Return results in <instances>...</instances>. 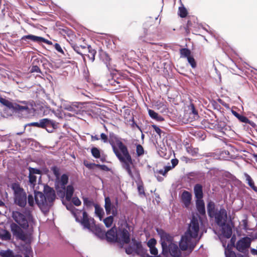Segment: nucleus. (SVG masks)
Wrapping results in <instances>:
<instances>
[{"label": "nucleus", "instance_id": "49530a36", "mask_svg": "<svg viewBox=\"0 0 257 257\" xmlns=\"http://www.w3.org/2000/svg\"><path fill=\"white\" fill-rule=\"evenodd\" d=\"M179 16L181 18H185L187 15L186 9L184 7H180L179 8Z\"/></svg>", "mask_w": 257, "mask_h": 257}, {"label": "nucleus", "instance_id": "774afa93", "mask_svg": "<svg viewBox=\"0 0 257 257\" xmlns=\"http://www.w3.org/2000/svg\"><path fill=\"white\" fill-rule=\"evenodd\" d=\"M245 123H248L253 128H255L256 124L255 123L248 119V121H245Z\"/></svg>", "mask_w": 257, "mask_h": 257}, {"label": "nucleus", "instance_id": "9d476101", "mask_svg": "<svg viewBox=\"0 0 257 257\" xmlns=\"http://www.w3.org/2000/svg\"><path fill=\"white\" fill-rule=\"evenodd\" d=\"M27 125L45 128L48 133H52L57 128V123L55 121L48 118H43L39 122H31L26 125V126Z\"/></svg>", "mask_w": 257, "mask_h": 257}, {"label": "nucleus", "instance_id": "a211bd4d", "mask_svg": "<svg viewBox=\"0 0 257 257\" xmlns=\"http://www.w3.org/2000/svg\"><path fill=\"white\" fill-rule=\"evenodd\" d=\"M117 228L115 226L111 227L104 232V239L110 243H115L117 241Z\"/></svg>", "mask_w": 257, "mask_h": 257}, {"label": "nucleus", "instance_id": "f704fd0d", "mask_svg": "<svg viewBox=\"0 0 257 257\" xmlns=\"http://www.w3.org/2000/svg\"><path fill=\"white\" fill-rule=\"evenodd\" d=\"M223 190L221 191V193H230L232 192H236L237 190L235 189V187H233L232 185L229 183H227L223 188H222Z\"/></svg>", "mask_w": 257, "mask_h": 257}, {"label": "nucleus", "instance_id": "c85d7f7f", "mask_svg": "<svg viewBox=\"0 0 257 257\" xmlns=\"http://www.w3.org/2000/svg\"><path fill=\"white\" fill-rule=\"evenodd\" d=\"M87 51H88V54H85L84 56L85 58H87L90 62L92 63L94 61L96 51L95 50L93 49L90 45L87 47Z\"/></svg>", "mask_w": 257, "mask_h": 257}, {"label": "nucleus", "instance_id": "de8ad7c7", "mask_svg": "<svg viewBox=\"0 0 257 257\" xmlns=\"http://www.w3.org/2000/svg\"><path fill=\"white\" fill-rule=\"evenodd\" d=\"M187 151L192 156H195L198 153V149L197 148L188 147L187 148Z\"/></svg>", "mask_w": 257, "mask_h": 257}, {"label": "nucleus", "instance_id": "8fccbe9b", "mask_svg": "<svg viewBox=\"0 0 257 257\" xmlns=\"http://www.w3.org/2000/svg\"><path fill=\"white\" fill-rule=\"evenodd\" d=\"M225 257H236L235 252L230 249L225 250Z\"/></svg>", "mask_w": 257, "mask_h": 257}, {"label": "nucleus", "instance_id": "ea45409f", "mask_svg": "<svg viewBox=\"0 0 257 257\" xmlns=\"http://www.w3.org/2000/svg\"><path fill=\"white\" fill-rule=\"evenodd\" d=\"M83 204L87 207L94 206L95 204L92 200L89 199L87 197H83Z\"/></svg>", "mask_w": 257, "mask_h": 257}, {"label": "nucleus", "instance_id": "5fc2aeb1", "mask_svg": "<svg viewBox=\"0 0 257 257\" xmlns=\"http://www.w3.org/2000/svg\"><path fill=\"white\" fill-rule=\"evenodd\" d=\"M30 72L32 73L36 72L41 73V70L37 65H33L31 68Z\"/></svg>", "mask_w": 257, "mask_h": 257}, {"label": "nucleus", "instance_id": "f257e3e1", "mask_svg": "<svg viewBox=\"0 0 257 257\" xmlns=\"http://www.w3.org/2000/svg\"><path fill=\"white\" fill-rule=\"evenodd\" d=\"M204 194H195L197 199L196 200L197 214H193L188 224L187 229L181 236L179 242V247L182 250H188L191 252L195 248L197 241L193 240L198 236L200 225L203 226L207 220L205 203L202 198Z\"/></svg>", "mask_w": 257, "mask_h": 257}, {"label": "nucleus", "instance_id": "3c124183", "mask_svg": "<svg viewBox=\"0 0 257 257\" xmlns=\"http://www.w3.org/2000/svg\"><path fill=\"white\" fill-rule=\"evenodd\" d=\"M29 180L30 184L34 185L36 183L37 177L34 175L29 173Z\"/></svg>", "mask_w": 257, "mask_h": 257}, {"label": "nucleus", "instance_id": "72a5a7b5", "mask_svg": "<svg viewBox=\"0 0 257 257\" xmlns=\"http://www.w3.org/2000/svg\"><path fill=\"white\" fill-rule=\"evenodd\" d=\"M61 198L62 201H66V202H71L74 195L76 194H57Z\"/></svg>", "mask_w": 257, "mask_h": 257}, {"label": "nucleus", "instance_id": "c03bdc74", "mask_svg": "<svg viewBox=\"0 0 257 257\" xmlns=\"http://www.w3.org/2000/svg\"><path fill=\"white\" fill-rule=\"evenodd\" d=\"M203 186L201 184L197 183L194 186V193H203Z\"/></svg>", "mask_w": 257, "mask_h": 257}, {"label": "nucleus", "instance_id": "bb28decb", "mask_svg": "<svg viewBox=\"0 0 257 257\" xmlns=\"http://www.w3.org/2000/svg\"><path fill=\"white\" fill-rule=\"evenodd\" d=\"M89 231L92 232L100 239H104L105 231L102 230L99 226H96L95 224L94 227H93V229L90 230Z\"/></svg>", "mask_w": 257, "mask_h": 257}, {"label": "nucleus", "instance_id": "2eb2a0df", "mask_svg": "<svg viewBox=\"0 0 257 257\" xmlns=\"http://www.w3.org/2000/svg\"><path fill=\"white\" fill-rule=\"evenodd\" d=\"M130 233L125 228L119 229L117 231V241L122 247L124 243H128L130 242Z\"/></svg>", "mask_w": 257, "mask_h": 257}, {"label": "nucleus", "instance_id": "4be33fe9", "mask_svg": "<svg viewBox=\"0 0 257 257\" xmlns=\"http://www.w3.org/2000/svg\"><path fill=\"white\" fill-rule=\"evenodd\" d=\"M8 186L12 189L14 193H25L20 183L17 181L11 182Z\"/></svg>", "mask_w": 257, "mask_h": 257}, {"label": "nucleus", "instance_id": "6ab92c4d", "mask_svg": "<svg viewBox=\"0 0 257 257\" xmlns=\"http://www.w3.org/2000/svg\"><path fill=\"white\" fill-rule=\"evenodd\" d=\"M221 232V235L226 238H229L232 235V229L231 225L226 223L222 225L219 226Z\"/></svg>", "mask_w": 257, "mask_h": 257}, {"label": "nucleus", "instance_id": "e2e57ef3", "mask_svg": "<svg viewBox=\"0 0 257 257\" xmlns=\"http://www.w3.org/2000/svg\"><path fill=\"white\" fill-rule=\"evenodd\" d=\"M150 253L154 255H157L158 253V249L156 247V246L150 248Z\"/></svg>", "mask_w": 257, "mask_h": 257}, {"label": "nucleus", "instance_id": "7c9ffc66", "mask_svg": "<svg viewBox=\"0 0 257 257\" xmlns=\"http://www.w3.org/2000/svg\"><path fill=\"white\" fill-rule=\"evenodd\" d=\"M42 37L35 36L33 35H28L22 37V40H26L27 39L30 40L34 42H36L38 44H41V40Z\"/></svg>", "mask_w": 257, "mask_h": 257}, {"label": "nucleus", "instance_id": "1a4fd4ad", "mask_svg": "<svg viewBox=\"0 0 257 257\" xmlns=\"http://www.w3.org/2000/svg\"><path fill=\"white\" fill-rule=\"evenodd\" d=\"M146 26V25L145 27ZM144 29L145 36L143 41L152 45H157L158 43L156 41L163 37L160 29L155 26L151 25L148 28L145 27Z\"/></svg>", "mask_w": 257, "mask_h": 257}, {"label": "nucleus", "instance_id": "cd10ccee", "mask_svg": "<svg viewBox=\"0 0 257 257\" xmlns=\"http://www.w3.org/2000/svg\"><path fill=\"white\" fill-rule=\"evenodd\" d=\"M0 239L4 241H10L12 239L11 232L5 229L0 230Z\"/></svg>", "mask_w": 257, "mask_h": 257}, {"label": "nucleus", "instance_id": "393cba45", "mask_svg": "<svg viewBox=\"0 0 257 257\" xmlns=\"http://www.w3.org/2000/svg\"><path fill=\"white\" fill-rule=\"evenodd\" d=\"M72 47L73 50L77 53L81 55L82 56V57L83 58V60L85 62L86 58H85V57L84 56V55H85V53L87 52V47H86L85 46H82V45L78 46L75 44L72 45Z\"/></svg>", "mask_w": 257, "mask_h": 257}, {"label": "nucleus", "instance_id": "e433bc0d", "mask_svg": "<svg viewBox=\"0 0 257 257\" xmlns=\"http://www.w3.org/2000/svg\"><path fill=\"white\" fill-rule=\"evenodd\" d=\"M191 51L188 48H182L180 49L181 58H187L191 56Z\"/></svg>", "mask_w": 257, "mask_h": 257}, {"label": "nucleus", "instance_id": "052dcab7", "mask_svg": "<svg viewBox=\"0 0 257 257\" xmlns=\"http://www.w3.org/2000/svg\"><path fill=\"white\" fill-rule=\"evenodd\" d=\"M43 193H55L53 188L50 187L48 185L44 186V190Z\"/></svg>", "mask_w": 257, "mask_h": 257}, {"label": "nucleus", "instance_id": "9b49d317", "mask_svg": "<svg viewBox=\"0 0 257 257\" xmlns=\"http://www.w3.org/2000/svg\"><path fill=\"white\" fill-rule=\"evenodd\" d=\"M82 217L80 219V215H78L75 219L77 222L79 223L83 229H87L89 231L93 229L95 224V220L93 218L89 216L85 210H82Z\"/></svg>", "mask_w": 257, "mask_h": 257}, {"label": "nucleus", "instance_id": "a19ab883", "mask_svg": "<svg viewBox=\"0 0 257 257\" xmlns=\"http://www.w3.org/2000/svg\"><path fill=\"white\" fill-rule=\"evenodd\" d=\"M29 173L30 174L34 175L35 174H39L41 175L42 174V171L39 169L32 168L31 167H29L28 168Z\"/></svg>", "mask_w": 257, "mask_h": 257}, {"label": "nucleus", "instance_id": "f3484780", "mask_svg": "<svg viewBox=\"0 0 257 257\" xmlns=\"http://www.w3.org/2000/svg\"><path fill=\"white\" fill-rule=\"evenodd\" d=\"M14 203L21 208L26 207L27 203V194H14Z\"/></svg>", "mask_w": 257, "mask_h": 257}, {"label": "nucleus", "instance_id": "ddd939ff", "mask_svg": "<svg viewBox=\"0 0 257 257\" xmlns=\"http://www.w3.org/2000/svg\"><path fill=\"white\" fill-rule=\"evenodd\" d=\"M251 241V239L249 237H243L237 241L235 248L238 251L244 254L245 256H248V248L250 246Z\"/></svg>", "mask_w": 257, "mask_h": 257}, {"label": "nucleus", "instance_id": "864d4df0", "mask_svg": "<svg viewBox=\"0 0 257 257\" xmlns=\"http://www.w3.org/2000/svg\"><path fill=\"white\" fill-rule=\"evenodd\" d=\"M125 251L127 254H131L133 252H135V249L133 246L129 245L125 248Z\"/></svg>", "mask_w": 257, "mask_h": 257}, {"label": "nucleus", "instance_id": "6e6552de", "mask_svg": "<svg viewBox=\"0 0 257 257\" xmlns=\"http://www.w3.org/2000/svg\"><path fill=\"white\" fill-rule=\"evenodd\" d=\"M39 195L37 206L45 215L47 214L56 198V194H34Z\"/></svg>", "mask_w": 257, "mask_h": 257}, {"label": "nucleus", "instance_id": "13d9d810", "mask_svg": "<svg viewBox=\"0 0 257 257\" xmlns=\"http://www.w3.org/2000/svg\"><path fill=\"white\" fill-rule=\"evenodd\" d=\"M152 127L154 128L155 132L159 135L160 136H161L162 133L163 132L156 125L153 124L152 125Z\"/></svg>", "mask_w": 257, "mask_h": 257}, {"label": "nucleus", "instance_id": "6e6d98bb", "mask_svg": "<svg viewBox=\"0 0 257 257\" xmlns=\"http://www.w3.org/2000/svg\"><path fill=\"white\" fill-rule=\"evenodd\" d=\"M148 113L150 116L154 119L156 118V117H157V115H158L157 112L152 109H148Z\"/></svg>", "mask_w": 257, "mask_h": 257}, {"label": "nucleus", "instance_id": "680f3d73", "mask_svg": "<svg viewBox=\"0 0 257 257\" xmlns=\"http://www.w3.org/2000/svg\"><path fill=\"white\" fill-rule=\"evenodd\" d=\"M54 48L59 53H61V54H64V51L59 44L56 43L54 45Z\"/></svg>", "mask_w": 257, "mask_h": 257}, {"label": "nucleus", "instance_id": "473e14b6", "mask_svg": "<svg viewBox=\"0 0 257 257\" xmlns=\"http://www.w3.org/2000/svg\"><path fill=\"white\" fill-rule=\"evenodd\" d=\"M94 207L95 215L97 216L100 220H101L104 214L103 208L97 204H94Z\"/></svg>", "mask_w": 257, "mask_h": 257}, {"label": "nucleus", "instance_id": "338daca9", "mask_svg": "<svg viewBox=\"0 0 257 257\" xmlns=\"http://www.w3.org/2000/svg\"><path fill=\"white\" fill-rule=\"evenodd\" d=\"M42 42L45 43L47 44L50 45H52V42L51 41L48 40L43 37H42L41 40V43Z\"/></svg>", "mask_w": 257, "mask_h": 257}, {"label": "nucleus", "instance_id": "39448f33", "mask_svg": "<svg viewBox=\"0 0 257 257\" xmlns=\"http://www.w3.org/2000/svg\"><path fill=\"white\" fill-rule=\"evenodd\" d=\"M12 233L13 238H15L17 240L24 241V242L20 243L17 246L19 250L24 254L25 257H31V253H32L31 244L33 240V235L25 233L16 225L12 226Z\"/></svg>", "mask_w": 257, "mask_h": 257}, {"label": "nucleus", "instance_id": "603ef678", "mask_svg": "<svg viewBox=\"0 0 257 257\" xmlns=\"http://www.w3.org/2000/svg\"><path fill=\"white\" fill-rule=\"evenodd\" d=\"M71 203H72L74 205L78 206L81 204V201L77 196H74L73 198H72V200L71 201Z\"/></svg>", "mask_w": 257, "mask_h": 257}, {"label": "nucleus", "instance_id": "b1692460", "mask_svg": "<svg viewBox=\"0 0 257 257\" xmlns=\"http://www.w3.org/2000/svg\"><path fill=\"white\" fill-rule=\"evenodd\" d=\"M100 58L105 64L108 70L112 69V67L110 63L111 59L108 54L105 52L101 51L100 53Z\"/></svg>", "mask_w": 257, "mask_h": 257}, {"label": "nucleus", "instance_id": "412c9836", "mask_svg": "<svg viewBox=\"0 0 257 257\" xmlns=\"http://www.w3.org/2000/svg\"><path fill=\"white\" fill-rule=\"evenodd\" d=\"M207 211L208 216L210 218H213V217L215 216L219 210H217V209L215 208V205L214 202L209 201L207 204Z\"/></svg>", "mask_w": 257, "mask_h": 257}, {"label": "nucleus", "instance_id": "4d7b16f0", "mask_svg": "<svg viewBox=\"0 0 257 257\" xmlns=\"http://www.w3.org/2000/svg\"><path fill=\"white\" fill-rule=\"evenodd\" d=\"M240 122L245 123V121H248V118L244 115L239 114L236 117Z\"/></svg>", "mask_w": 257, "mask_h": 257}, {"label": "nucleus", "instance_id": "7ed1b4c3", "mask_svg": "<svg viewBox=\"0 0 257 257\" xmlns=\"http://www.w3.org/2000/svg\"><path fill=\"white\" fill-rule=\"evenodd\" d=\"M108 142L113 152L119 161L122 168L133 179L139 176V173L135 168L134 160L129 153L127 147L112 132L109 134Z\"/></svg>", "mask_w": 257, "mask_h": 257}, {"label": "nucleus", "instance_id": "20e7f679", "mask_svg": "<svg viewBox=\"0 0 257 257\" xmlns=\"http://www.w3.org/2000/svg\"><path fill=\"white\" fill-rule=\"evenodd\" d=\"M156 230L160 238V242L164 255L170 254L173 257H179L180 252L178 245L174 242V236L162 228H156Z\"/></svg>", "mask_w": 257, "mask_h": 257}, {"label": "nucleus", "instance_id": "aec40b11", "mask_svg": "<svg viewBox=\"0 0 257 257\" xmlns=\"http://www.w3.org/2000/svg\"><path fill=\"white\" fill-rule=\"evenodd\" d=\"M62 204L65 206L68 210L71 212L75 218L78 215H80L82 210L76 209L71 202H66V201L62 200Z\"/></svg>", "mask_w": 257, "mask_h": 257}, {"label": "nucleus", "instance_id": "f8f14e48", "mask_svg": "<svg viewBox=\"0 0 257 257\" xmlns=\"http://www.w3.org/2000/svg\"><path fill=\"white\" fill-rule=\"evenodd\" d=\"M82 104L78 102H70L67 101H63L61 104V108L62 110H66L70 111L71 113L69 116H74L75 114L80 113L81 111Z\"/></svg>", "mask_w": 257, "mask_h": 257}, {"label": "nucleus", "instance_id": "4c0bfd02", "mask_svg": "<svg viewBox=\"0 0 257 257\" xmlns=\"http://www.w3.org/2000/svg\"><path fill=\"white\" fill-rule=\"evenodd\" d=\"M114 217V216L109 215L103 219V222L106 227H109L111 226Z\"/></svg>", "mask_w": 257, "mask_h": 257}, {"label": "nucleus", "instance_id": "09e8293b", "mask_svg": "<svg viewBox=\"0 0 257 257\" xmlns=\"http://www.w3.org/2000/svg\"><path fill=\"white\" fill-rule=\"evenodd\" d=\"M226 176L228 177V178L230 179L231 180L234 181L236 184H240L241 182L239 181L238 179L236 178V177L232 175L231 174H230L229 172H227Z\"/></svg>", "mask_w": 257, "mask_h": 257}, {"label": "nucleus", "instance_id": "bf43d9fd", "mask_svg": "<svg viewBox=\"0 0 257 257\" xmlns=\"http://www.w3.org/2000/svg\"><path fill=\"white\" fill-rule=\"evenodd\" d=\"M100 139L104 143L108 142V136L104 133H101L100 134Z\"/></svg>", "mask_w": 257, "mask_h": 257}, {"label": "nucleus", "instance_id": "f03ea898", "mask_svg": "<svg viewBox=\"0 0 257 257\" xmlns=\"http://www.w3.org/2000/svg\"><path fill=\"white\" fill-rule=\"evenodd\" d=\"M39 195L34 194H28L27 203L28 207H25L22 211H13L12 217L14 220L10 224V228L12 232L13 225H17L24 232L33 235V226L35 224V220L32 214V211L35 205H37Z\"/></svg>", "mask_w": 257, "mask_h": 257}, {"label": "nucleus", "instance_id": "c756f323", "mask_svg": "<svg viewBox=\"0 0 257 257\" xmlns=\"http://www.w3.org/2000/svg\"><path fill=\"white\" fill-rule=\"evenodd\" d=\"M91 153L94 158L96 159L100 158L102 162H104L105 161L104 157H101L100 150L97 148L95 147H92L91 149Z\"/></svg>", "mask_w": 257, "mask_h": 257}, {"label": "nucleus", "instance_id": "79ce46f5", "mask_svg": "<svg viewBox=\"0 0 257 257\" xmlns=\"http://www.w3.org/2000/svg\"><path fill=\"white\" fill-rule=\"evenodd\" d=\"M136 152L138 157H140L144 155V150L142 145L139 144L137 146Z\"/></svg>", "mask_w": 257, "mask_h": 257}, {"label": "nucleus", "instance_id": "dca6fc26", "mask_svg": "<svg viewBox=\"0 0 257 257\" xmlns=\"http://www.w3.org/2000/svg\"><path fill=\"white\" fill-rule=\"evenodd\" d=\"M216 224L218 226L222 225L227 223V215L224 208H221L213 217Z\"/></svg>", "mask_w": 257, "mask_h": 257}, {"label": "nucleus", "instance_id": "c9c22d12", "mask_svg": "<svg viewBox=\"0 0 257 257\" xmlns=\"http://www.w3.org/2000/svg\"><path fill=\"white\" fill-rule=\"evenodd\" d=\"M14 253V251L9 248L7 250H0V256L1 257H12Z\"/></svg>", "mask_w": 257, "mask_h": 257}, {"label": "nucleus", "instance_id": "423d86ee", "mask_svg": "<svg viewBox=\"0 0 257 257\" xmlns=\"http://www.w3.org/2000/svg\"><path fill=\"white\" fill-rule=\"evenodd\" d=\"M50 169L55 176L54 185L57 193H74L72 184L66 186L69 181L68 175L63 174L60 176V169L56 166H53Z\"/></svg>", "mask_w": 257, "mask_h": 257}, {"label": "nucleus", "instance_id": "2f4dec72", "mask_svg": "<svg viewBox=\"0 0 257 257\" xmlns=\"http://www.w3.org/2000/svg\"><path fill=\"white\" fill-rule=\"evenodd\" d=\"M244 176L245 178V181L248 185L254 191L257 192V187L254 185V182L251 177L246 173H244Z\"/></svg>", "mask_w": 257, "mask_h": 257}, {"label": "nucleus", "instance_id": "5701e85b", "mask_svg": "<svg viewBox=\"0 0 257 257\" xmlns=\"http://www.w3.org/2000/svg\"><path fill=\"white\" fill-rule=\"evenodd\" d=\"M180 198L183 207L187 208L191 203L192 194H181Z\"/></svg>", "mask_w": 257, "mask_h": 257}, {"label": "nucleus", "instance_id": "69168bd1", "mask_svg": "<svg viewBox=\"0 0 257 257\" xmlns=\"http://www.w3.org/2000/svg\"><path fill=\"white\" fill-rule=\"evenodd\" d=\"M96 166L100 168L101 170H104V171H108L109 169V168L107 167V166H106V165H96Z\"/></svg>", "mask_w": 257, "mask_h": 257}, {"label": "nucleus", "instance_id": "0e129e2a", "mask_svg": "<svg viewBox=\"0 0 257 257\" xmlns=\"http://www.w3.org/2000/svg\"><path fill=\"white\" fill-rule=\"evenodd\" d=\"M172 166L171 168H174L178 164V160L177 159H173L171 160Z\"/></svg>", "mask_w": 257, "mask_h": 257}, {"label": "nucleus", "instance_id": "4468645a", "mask_svg": "<svg viewBox=\"0 0 257 257\" xmlns=\"http://www.w3.org/2000/svg\"><path fill=\"white\" fill-rule=\"evenodd\" d=\"M106 194H103L105 198L104 207L106 213L107 215L111 214L112 216H116L118 215L117 210L118 205V199L115 197V204L112 203L111 199L109 196L106 195Z\"/></svg>", "mask_w": 257, "mask_h": 257}, {"label": "nucleus", "instance_id": "37998d69", "mask_svg": "<svg viewBox=\"0 0 257 257\" xmlns=\"http://www.w3.org/2000/svg\"><path fill=\"white\" fill-rule=\"evenodd\" d=\"M187 59L192 68H195L196 67V62L192 56L191 55Z\"/></svg>", "mask_w": 257, "mask_h": 257}, {"label": "nucleus", "instance_id": "a878e982", "mask_svg": "<svg viewBox=\"0 0 257 257\" xmlns=\"http://www.w3.org/2000/svg\"><path fill=\"white\" fill-rule=\"evenodd\" d=\"M131 245L135 249V253H138L143 251L144 248L141 242L137 240L135 238L132 239V244Z\"/></svg>", "mask_w": 257, "mask_h": 257}, {"label": "nucleus", "instance_id": "a18cd8bd", "mask_svg": "<svg viewBox=\"0 0 257 257\" xmlns=\"http://www.w3.org/2000/svg\"><path fill=\"white\" fill-rule=\"evenodd\" d=\"M157 244V240L154 238H151L147 242V245L149 248L154 247L156 246Z\"/></svg>", "mask_w": 257, "mask_h": 257}, {"label": "nucleus", "instance_id": "58836bf2", "mask_svg": "<svg viewBox=\"0 0 257 257\" xmlns=\"http://www.w3.org/2000/svg\"><path fill=\"white\" fill-rule=\"evenodd\" d=\"M190 115H193V118L194 119H197L199 117L198 111L196 109L195 106L193 104H190Z\"/></svg>", "mask_w": 257, "mask_h": 257}, {"label": "nucleus", "instance_id": "0eeeda50", "mask_svg": "<svg viewBox=\"0 0 257 257\" xmlns=\"http://www.w3.org/2000/svg\"><path fill=\"white\" fill-rule=\"evenodd\" d=\"M20 103L12 102L5 97L0 96V103L11 110L13 113L20 117H28L31 113V108L26 101H20Z\"/></svg>", "mask_w": 257, "mask_h": 257}]
</instances>
